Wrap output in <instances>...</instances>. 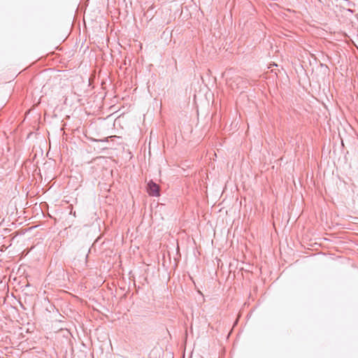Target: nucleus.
Segmentation results:
<instances>
[{
  "label": "nucleus",
  "mask_w": 358,
  "mask_h": 358,
  "mask_svg": "<svg viewBox=\"0 0 358 358\" xmlns=\"http://www.w3.org/2000/svg\"><path fill=\"white\" fill-rule=\"evenodd\" d=\"M159 186L152 180L148 183L147 190L150 196H159Z\"/></svg>",
  "instance_id": "nucleus-1"
}]
</instances>
